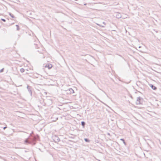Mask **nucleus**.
<instances>
[{
    "mask_svg": "<svg viewBox=\"0 0 161 161\" xmlns=\"http://www.w3.org/2000/svg\"><path fill=\"white\" fill-rule=\"evenodd\" d=\"M142 100V97H140L137 98V100L136 102V103L137 105L140 104H142L141 101Z\"/></svg>",
    "mask_w": 161,
    "mask_h": 161,
    "instance_id": "1",
    "label": "nucleus"
},
{
    "mask_svg": "<svg viewBox=\"0 0 161 161\" xmlns=\"http://www.w3.org/2000/svg\"><path fill=\"white\" fill-rule=\"evenodd\" d=\"M53 140L56 143L60 141L59 138L57 136H54L53 137Z\"/></svg>",
    "mask_w": 161,
    "mask_h": 161,
    "instance_id": "2",
    "label": "nucleus"
},
{
    "mask_svg": "<svg viewBox=\"0 0 161 161\" xmlns=\"http://www.w3.org/2000/svg\"><path fill=\"white\" fill-rule=\"evenodd\" d=\"M27 88L28 90V92L30 94L31 96H32V87L29 86L28 85L27 87Z\"/></svg>",
    "mask_w": 161,
    "mask_h": 161,
    "instance_id": "3",
    "label": "nucleus"
},
{
    "mask_svg": "<svg viewBox=\"0 0 161 161\" xmlns=\"http://www.w3.org/2000/svg\"><path fill=\"white\" fill-rule=\"evenodd\" d=\"M114 15L116 18L118 19L120 18L121 17V14L118 12L115 13Z\"/></svg>",
    "mask_w": 161,
    "mask_h": 161,
    "instance_id": "4",
    "label": "nucleus"
},
{
    "mask_svg": "<svg viewBox=\"0 0 161 161\" xmlns=\"http://www.w3.org/2000/svg\"><path fill=\"white\" fill-rule=\"evenodd\" d=\"M67 92L68 93H73L74 92V90L72 88H69V89L67 91Z\"/></svg>",
    "mask_w": 161,
    "mask_h": 161,
    "instance_id": "5",
    "label": "nucleus"
},
{
    "mask_svg": "<svg viewBox=\"0 0 161 161\" xmlns=\"http://www.w3.org/2000/svg\"><path fill=\"white\" fill-rule=\"evenodd\" d=\"M52 67V64H47L45 66V67L48 68L49 69H50Z\"/></svg>",
    "mask_w": 161,
    "mask_h": 161,
    "instance_id": "6",
    "label": "nucleus"
},
{
    "mask_svg": "<svg viewBox=\"0 0 161 161\" xmlns=\"http://www.w3.org/2000/svg\"><path fill=\"white\" fill-rule=\"evenodd\" d=\"M149 85L151 87V88L153 90H156L157 89V87L155 86H154L153 85L150 84Z\"/></svg>",
    "mask_w": 161,
    "mask_h": 161,
    "instance_id": "7",
    "label": "nucleus"
},
{
    "mask_svg": "<svg viewBox=\"0 0 161 161\" xmlns=\"http://www.w3.org/2000/svg\"><path fill=\"white\" fill-rule=\"evenodd\" d=\"M25 142L26 144H30L31 143L30 141H28V138L26 139L25 141Z\"/></svg>",
    "mask_w": 161,
    "mask_h": 161,
    "instance_id": "8",
    "label": "nucleus"
},
{
    "mask_svg": "<svg viewBox=\"0 0 161 161\" xmlns=\"http://www.w3.org/2000/svg\"><path fill=\"white\" fill-rule=\"evenodd\" d=\"M85 125L86 123L84 121H82L81 122V125L83 127V128H84Z\"/></svg>",
    "mask_w": 161,
    "mask_h": 161,
    "instance_id": "9",
    "label": "nucleus"
},
{
    "mask_svg": "<svg viewBox=\"0 0 161 161\" xmlns=\"http://www.w3.org/2000/svg\"><path fill=\"white\" fill-rule=\"evenodd\" d=\"M84 140L86 142H90V140L88 138H84Z\"/></svg>",
    "mask_w": 161,
    "mask_h": 161,
    "instance_id": "10",
    "label": "nucleus"
},
{
    "mask_svg": "<svg viewBox=\"0 0 161 161\" xmlns=\"http://www.w3.org/2000/svg\"><path fill=\"white\" fill-rule=\"evenodd\" d=\"M9 15L12 18H15L14 16L11 13H9Z\"/></svg>",
    "mask_w": 161,
    "mask_h": 161,
    "instance_id": "11",
    "label": "nucleus"
},
{
    "mask_svg": "<svg viewBox=\"0 0 161 161\" xmlns=\"http://www.w3.org/2000/svg\"><path fill=\"white\" fill-rule=\"evenodd\" d=\"M120 140L122 141V142H123L125 145H126V142H125V140L124 139L121 138Z\"/></svg>",
    "mask_w": 161,
    "mask_h": 161,
    "instance_id": "12",
    "label": "nucleus"
},
{
    "mask_svg": "<svg viewBox=\"0 0 161 161\" xmlns=\"http://www.w3.org/2000/svg\"><path fill=\"white\" fill-rule=\"evenodd\" d=\"M25 71V69H24L23 68H21L20 69V71L21 72V73H23Z\"/></svg>",
    "mask_w": 161,
    "mask_h": 161,
    "instance_id": "13",
    "label": "nucleus"
},
{
    "mask_svg": "<svg viewBox=\"0 0 161 161\" xmlns=\"http://www.w3.org/2000/svg\"><path fill=\"white\" fill-rule=\"evenodd\" d=\"M30 142H31V144H32V145H35L36 144V142H32L31 141H30Z\"/></svg>",
    "mask_w": 161,
    "mask_h": 161,
    "instance_id": "14",
    "label": "nucleus"
},
{
    "mask_svg": "<svg viewBox=\"0 0 161 161\" xmlns=\"http://www.w3.org/2000/svg\"><path fill=\"white\" fill-rule=\"evenodd\" d=\"M16 26L17 27V30L19 31L20 29L19 26L18 25H16Z\"/></svg>",
    "mask_w": 161,
    "mask_h": 161,
    "instance_id": "15",
    "label": "nucleus"
},
{
    "mask_svg": "<svg viewBox=\"0 0 161 161\" xmlns=\"http://www.w3.org/2000/svg\"><path fill=\"white\" fill-rule=\"evenodd\" d=\"M4 68H2V69H1L0 70V73H2V72H3L4 71Z\"/></svg>",
    "mask_w": 161,
    "mask_h": 161,
    "instance_id": "16",
    "label": "nucleus"
},
{
    "mask_svg": "<svg viewBox=\"0 0 161 161\" xmlns=\"http://www.w3.org/2000/svg\"><path fill=\"white\" fill-rule=\"evenodd\" d=\"M1 20L2 21H3L4 22H6V20L4 19H1Z\"/></svg>",
    "mask_w": 161,
    "mask_h": 161,
    "instance_id": "17",
    "label": "nucleus"
},
{
    "mask_svg": "<svg viewBox=\"0 0 161 161\" xmlns=\"http://www.w3.org/2000/svg\"><path fill=\"white\" fill-rule=\"evenodd\" d=\"M7 128V126H6L3 128V129L4 130H5Z\"/></svg>",
    "mask_w": 161,
    "mask_h": 161,
    "instance_id": "18",
    "label": "nucleus"
},
{
    "mask_svg": "<svg viewBox=\"0 0 161 161\" xmlns=\"http://www.w3.org/2000/svg\"><path fill=\"white\" fill-rule=\"evenodd\" d=\"M107 134H108V135H110V133H107Z\"/></svg>",
    "mask_w": 161,
    "mask_h": 161,
    "instance_id": "19",
    "label": "nucleus"
},
{
    "mask_svg": "<svg viewBox=\"0 0 161 161\" xmlns=\"http://www.w3.org/2000/svg\"><path fill=\"white\" fill-rule=\"evenodd\" d=\"M84 4V5H86V3H85Z\"/></svg>",
    "mask_w": 161,
    "mask_h": 161,
    "instance_id": "20",
    "label": "nucleus"
},
{
    "mask_svg": "<svg viewBox=\"0 0 161 161\" xmlns=\"http://www.w3.org/2000/svg\"><path fill=\"white\" fill-rule=\"evenodd\" d=\"M141 47V46H139V48H140Z\"/></svg>",
    "mask_w": 161,
    "mask_h": 161,
    "instance_id": "21",
    "label": "nucleus"
}]
</instances>
